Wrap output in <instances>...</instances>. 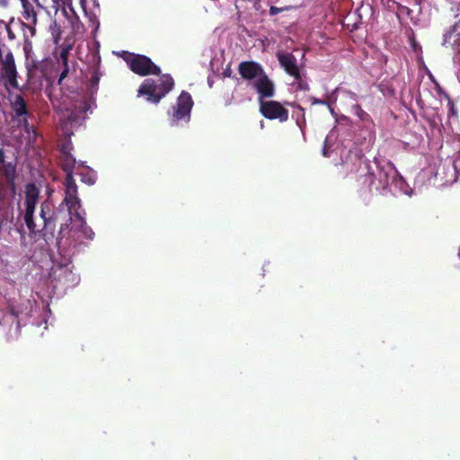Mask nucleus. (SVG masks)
<instances>
[{
  "label": "nucleus",
  "mask_w": 460,
  "mask_h": 460,
  "mask_svg": "<svg viewBox=\"0 0 460 460\" xmlns=\"http://www.w3.org/2000/svg\"><path fill=\"white\" fill-rule=\"evenodd\" d=\"M71 49V46H66V47H64L61 50V53H60V58L61 59L63 60V63H67L66 60H67V55H68V52L69 50Z\"/></svg>",
  "instance_id": "nucleus-25"
},
{
  "label": "nucleus",
  "mask_w": 460,
  "mask_h": 460,
  "mask_svg": "<svg viewBox=\"0 0 460 460\" xmlns=\"http://www.w3.org/2000/svg\"><path fill=\"white\" fill-rule=\"evenodd\" d=\"M341 119L347 120V119H348V118H347L346 116H343V115H342V116H341Z\"/></svg>",
  "instance_id": "nucleus-31"
},
{
  "label": "nucleus",
  "mask_w": 460,
  "mask_h": 460,
  "mask_svg": "<svg viewBox=\"0 0 460 460\" xmlns=\"http://www.w3.org/2000/svg\"><path fill=\"white\" fill-rule=\"evenodd\" d=\"M328 141H329V137H327L325 138V141H324V145H323V155L324 156H329V146H328Z\"/></svg>",
  "instance_id": "nucleus-29"
},
{
  "label": "nucleus",
  "mask_w": 460,
  "mask_h": 460,
  "mask_svg": "<svg viewBox=\"0 0 460 460\" xmlns=\"http://www.w3.org/2000/svg\"><path fill=\"white\" fill-rule=\"evenodd\" d=\"M458 257L460 258V247H459V250H458Z\"/></svg>",
  "instance_id": "nucleus-32"
},
{
  "label": "nucleus",
  "mask_w": 460,
  "mask_h": 460,
  "mask_svg": "<svg viewBox=\"0 0 460 460\" xmlns=\"http://www.w3.org/2000/svg\"><path fill=\"white\" fill-rule=\"evenodd\" d=\"M260 111L269 119H279L280 122H285L288 119V111L275 101L263 102L262 99H260Z\"/></svg>",
  "instance_id": "nucleus-13"
},
{
  "label": "nucleus",
  "mask_w": 460,
  "mask_h": 460,
  "mask_svg": "<svg viewBox=\"0 0 460 460\" xmlns=\"http://www.w3.org/2000/svg\"><path fill=\"white\" fill-rule=\"evenodd\" d=\"M39 8L44 9L49 13L54 11L55 13H61L69 20L73 29L78 32L81 27L78 18L75 16L72 7L71 0H33Z\"/></svg>",
  "instance_id": "nucleus-10"
},
{
  "label": "nucleus",
  "mask_w": 460,
  "mask_h": 460,
  "mask_svg": "<svg viewBox=\"0 0 460 460\" xmlns=\"http://www.w3.org/2000/svg\"><path fill=\"white\" fill-rule=\"evenodd\" d=\"M280 66L285 71L293 77H299V67L296 65V58L290 53H278L277 55Z\"/></svg>",
  "instance_id": "nucleus-16"
},
{
  "label": "nucleus",
  "mask_w": 460,
  "mask_h": 460,
  "mask_svg": "<svg viewBox=\"0 0 460 460\" xmlns=\"http://www.w3.org/2000/svg\"><path fill=\"white\" fill-rule=\"evenodd\" d=\"M173 85L174 81L168 74H164L157 78H146L139 86L137 96H144L146 102L157 104L172 90Z\"/></svg>",
  "instance_id": "nucleus-7"
},
{
  "label": "nucleus",
  "mask_w": 460,
  "mask_h": 460,
  "mask_svg": "<svg viewBox=\"0 0 460 460\" xmlns=\"http://www.w3.org/2000/svg\"><path fill=\"white\" fill-rule=\"evenodd\" d=\"M22 6V17L30 26L37 23V12L33 5V0H20Z\"/></svg>",
  "instance_id": "nucleus-17"
},
{
  "label": "nucleus",
  "mask_w": 460,
  "mask_h": 460,
  "mask_svg": "<svg viewBox=\"0 0 460 460\" xmlns=\"http://www.w3.org/2000/svg\"><path fill=\"white\" fill-rule=\"evenodd\" d=\"M442 45L451 49L455 60L460 59V20L444 33Z\"/></svg>",
  "instance_id": "nucleus-14"
},
{
  "label": "nucleus",
  "mask_w": 460,
  "mask_h": 460,
  "mask_svg": "<svg viewBox=\"0 0 460 460\" xmlns=\"http://www.w3.org/2000/svg\"><path fill=\"white\" fill-rule=\"evenodd\" d=\"M4 75L6 79L5 87L8 91H10V87L13 89H17L19 84L17 83V72L14 64L13 56L11 52L6 54L5 59L4 61Z\"/></svg>",
  "instance_id": "nucleus-15"
},
{
  "label": "nucleus",
  "mask_w": 460,
  "mask_h": 460,
  "mask_svg": "<svg viewBox=\"0 0 460 460\" xmlns=\"http://www.w3.org/2000/svg\"><path fill=\"white\" fill-rule=\"evenodd\" d=\"M71 143H65L60 149L61 166L66 173L65 181V197L62 203L52 210L49 201L46 200L40 205L39 216L34 215L35 206L38 203L40 189L34 183H28L23 192V201L20 205V216L23 217L25 226L31 234H39L44 228L50 227L56 221H61L68 217L72 224L74 234L84 235L92 238L93 231L86 225L85 211L82 208L81 199L78 197L77 186L73 178L76 167L83 165V162H77L71 155Z\"/></svg>",
  "instance_id": "nucleus-1"
},
{
  "label": "nucleus",
  "mask_w": 460,
  "mask_h": 460,
  "mask_svg": "<svg viewBox=\"0 0 460 460\" xmlns=\"http://www.w3.org/2000/svg\"><path fill=\"white\" fill-rule=\"evenodd\" d=\"M193 101L190 94L185 91L179 95L176 104L169 111L170 124L179 126L188 124L190 119V112Z\"/></svg>",
  "instance_id": "nucleus-11"
},
{
  "label": "nucleus",
  "mask_w": 460,
  "mask_h": 460,
  "mask_svg": "<svg viewBox=\"0 0 460 460\" xmlns=\"http://www.w3.org/2000/svg\"><path fill=\"white\" fill-rule=\"evenodd\" d=\"M376 172H368L364 177V183L368 184L382 195L391 193L393 195L404 194L411 196L413 190L390 162L376 164Z\"/></svg>",
  "instance_id": "nucleus-4"
},
{
  "label": "nucleus",
  "mask_w": 460,
  "mask_h": 460,
  "mask_svg": "<svg viewBox=\"0 0 460 460\" xmlns=\"http://www.w3.org/2000/svg\"><path fill=\"white\" fill-rule=\"evenodd\" d=\"M57 224L60 225L58 235L57 238V244L59 253L64 256V260L61 262L53 261V266L49 272V279H51V282H55L57 285L60 284L65 288H70L77 285L79 282V277L74 273L72 270V248H76L79 246L84 239L93 240L94 234L92 238L84 235L80 236L74 234L72 231V224L68 220V217H66L64 220L56 221L54 225H52V228H44L40 233H39V235L44 230L52 232L55 229ZM29 234L35 237L38 235V234H35L30 232Z\"/></svg>",
  "instance_id": "nucleus-2"
},
{
  "label": "nucleus",
  "mask_w": 460,
  "mask_h": 460,
  "mask_svg": "<svg viewBox=\"0 0 460 460\" xmlns=\"http://www.w3.org/2000/svg\"><path fill=\"white\" fill-rule=\"evenodd\" d=\"M126 62L135 74L142 76L160 73V68L149 58L144 55L129 54L126 58Z\"/></svg>",
  "instance_id": "nucleus-12"
},
{
  "label": "nucleus",
  "mask_w": 460,
  "mask_h": 460,
  "mask_svg": "<svg viewBox=\"0 0 460 460\" xmlns=\"http://www.w3.org/2000/svg\"><path fill=\"white\" fill-rule=\"evenodd\" d=\"M286 105H288L293 108L292 111V119H295L296 124L300 128L303 137H305V110L300 105L296 102H285Z\"/></svg>",
  "instance_id": "nucleus-18"
},
{
  "label": "nucleus",
  "mask_w": 460,
  "mask_h": 460,
  "mask_svg": "<svg viewBox=\"0 0 460 460\" xmlns=\"http://www.w3.org/2000/svg\"><path fill=\"white\" fill-rule=\"evenodd\" d=\"M352 110L354 113L361 119L366 120L368 119V114L365 112L358 104H353Z\"/></svg>",
  "instance_id": "nucleus-22"
},
{
  "label": "nucleus",
  "mask_w": 460,
  "mask_h": 460,
  "mask_svg": "<svg viewBox=\"0 0 460 460\" xmlns=\"http://www.w3.org/2000/svg\"><path fill=\"white\" fill-rule=\"evenodd\" d=\"M239 74L248 80L259 94V99L270 98L275 93V84L264 72L262 66L254 61L241 62Z\"/></svg>",
  "instance_id": "nucleus-6"
},
{
  "label": "nucleus",
  "mask_w": 460,
  "mask_h": 460,
  "mask_svg": "<svg viewBox=\"0 0 460 460\" xmlns=\"http://www.w3.org/2000/svg\"><path fill=\"white\" fill-rule=\"evenodd\" d=\"M335 94H342L343 97H345L346 99H349L353 102H356L358 100V95L355 93L344 90L340 87L335 89V91L332 94V98H333V95Z\"/></svg>",
  "instance_id": "nucleus-20"
},
{
  "label": "nucleus",
  "mask_w": 460,
  "mask_h": 460,
  "mask_svg": "<svg viewBox=\"0 0 460 460\" xmlns=\"http://www.w3.org/2000/svg\"><path fill=\"white\" fill-rule=\"evenodd\" d=\"M446 101H447V108L448 110V113L452 116H456L457 110H456L452 99L450 97H448L447 99H446Z\"/></svg>",
  "instance_id": "nucleus-24"
},
{
  "label": "nucleus",
  "mask_w": 460,
  "mask_h": 460,
  "mask_svg": "<svg viewBox=\"0 0 460 460\" xmlns=\"http://www.w3.org/2000/svg\"><path fill=\"white\" fill-rule=\"evenodd\" d=\"M10 103L13 113V120L16 121L21 131H24L27 134L28 141H31L34 139L36 133L28 123L29 113L24 99L21 94H10Z\"/></svg>",
  "instance_id": "nucleus-9"
},
{
  "label": "nucleus",
  "mask_w": 460,
  "mask_h": 460,
  "mask_svg": "<svg viewBox=\"0 0 460 460\" xmlns=\"http://www.w3.org/2000/svg\"><path fill=\"white\" fill-rule=\"evenodd\" d=\"M65 65V68L64 70L62 71L60 76H59V79H58V84H61L62 80L66 76L67 73H68V66H67V63H64Z\"/></svg>",
  "instance_id": "nucleus-28"
},
{
  "label": "nucleus",
  "mask_w": 460,
  "mask_h": 460,
  "mask_svg": "<svg viewBox=\"0 0 460 460\" xmlns=\"http://www.w3.org/2000/svg\"><path fill=\"white\" fill-rule=\"evenodd\" d=\"M435 90L438 96L445 95V100L450 97L437 82L435 83Z\"/></svg>",
  "instance_id": "nucleus-26"
},
{
  "label": "nucleus",
  "mask_w": 460,
  "mask_h": 460,
  "mask_svg": "<svg viewBox=\"0 0 460 460\" xmlns=\"http://www.w3.org/2000/svg\"><path fill=\"white\" fill-rule=\"evenodd\" d=\"M438 97H439L441 102H442V99H445V95H439Z\"/></svg>",
  "instance_id": "nucleus-30"
},
{
  "label": "nucleus",
  "mask_w": 460,
  "mask_h": 460,
  "mask_svg": "<svg viewBox=\"0 0 460 460\" xmlns=\"http://www.w3.org/2000/svg\"><path fill=\"white\" fill-rule=\"evenodd\" d=\"M28 298H20L19 301L13 302L9 307L10 311L3 317V324H10L8 337L16 339L19 336L22 325L29 323L40 326L47 323L51 312L48 305H42L41 310L36 306Z\"/></svg>",
  "instance_id": "nucleus-3"
},
{
  "label": "nucleus",
  "mask_w": 460,
  "mask_h": 460,
  "mask_svg": "<svg viewBox=\"0 0 460 460\" xmlns=\"http://www.w3.org/2000/svg\"><path fill=\"white\" fill-rule=\"evenodd\" d=\"M311 101H312V104H314V105H315V104H327L328 107H329L330 112L336 119V120H338L337 114L335 113V111H334V110H333V108L332 107V104H331V102H333L335 101L334 97L333 98L331 97V100L328 102H325V101L317 99L315 97H312Z\"/></svg>",
  "instance_id": "nucleus-21"
},
{
  "label": "nucleus",
  "mask_w": 460,
  "mask_h": 460,
  "mask_svg": "<svg viewBox=\"0 0 460 460\" xmlns=\"http://www.w3.org/2000/svg\"><path fill=\"white\" fill-rule=\"evenodd\" d=\"M81 175V181L88 185H93L96 181V174L93 171H87L85 173L76 172Z\"/></svg>",
  "instance_id": "nucleus-19"
},
{
  "label": "nucleus",
  "mask_w": 460,
  "mask_h": 460,
  "mask_svg": "<svg viewBox=\"0 0 460 460\" xmlns=\"http://www.w3.org/2000/svg\"><path fill=\"white\" fill-rule=\"evenodd\" d=\"M15 172V165L12 163H4V153L0 150V214L4 220L13 218V208L9 209L8 202L3 199V196L7 188L12 191L14 190Z\"/></svg>",
  "instance_id": "nucleus-8"
},
{
  "label": "nucleus",
  "mask_w": 460,
  "mask_h": 460,
  "mask_svg": "<svg viewBox=\"0 0 460 460\" xmlns=\"http://www.w3.org/2000/svg\"><path fill=\"white\" fill-rule=\"evenodd\" d=\"M100 79L101 74L97 69H95L92 73L88 93L84 95L78 94L75 100L73 102V109L70 111V113L67 117V122L62 126L65 134L68 136L72 134V132H69V130L66 129L67 124H70L72 128L80 126L81 123L86 119L84 115L88 111L92 113L93 109L96 107L94 94L98 91Z\"/></svg>",
  "instance_id": "nucleus-5"
},
{
  "label": "nucleus",
  "mask_w": 460,
  "mask_h": 460,
  "mask_svg": "<svg viewBox=\"0 0 460 460\" xmlns=\"http://www.w3.org/2000/svg\"><path fill=\"white\" fill-rule=\"evenodd\" d=\"M294 78L296 80V89L301 90V91H308L309 90L308 84L302 79L300 75H299V77H294Z\"/></svg>",
  "instance_id": "nucleus-23"
},
{
  "label": "nucleus",
  "mask_w": 460,
  "mask_h": 460,
  "mask_svg": "<svg viewBox=\"0 0 460 460\" xmlns=\"http://www.w3.org/2000/svg\"><path fill=\"white\" fill-rule=\"evenodd\" d=\"M288 7H284V8H279V7H276V6H270V15H276L278 14L279 13L284 11V10H288Z\"/></svg>",
  "instance_id": "nucleus-27"
}]
</instances>
